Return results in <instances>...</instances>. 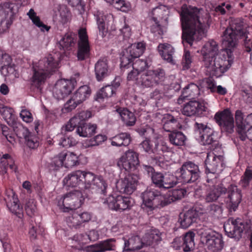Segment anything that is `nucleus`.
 Returning <instances> with one entry per match:
<instances>
[{"instance_id":"nucleus-24","label":"nucleus","mask_w":252,"mask_h":252,"mask_svg":"<svg viewBox=\"0 0 252 252\" xmlns=\"http://www.w3.org/2000/svg\"><path fill=\"white\" fill-rule=\"evenodd\" d=\"M222 157L217 156L214 154H208L205 161L206 173L215 174L222 170Z\"/></svg>"},{"instance_id":"nucleus-53","label":"nucleus","mask_w":252,"mask_h":252,"mask_svg":"<svg viewBox=\"0 0 252 252\" xmlns=\"http://www.w3.org/2000/svg\"><path fill=\"white\" fill-rule=\"evenodd\" d=\"M11 56L0 50V70L7 69L11 65Z\"/></svg>"},{"instance_id":"nucleus-12","label":"nucleus","mask_w":252,"mask_h":252,"mask_svg":"<svg viewBox=\"0 0 252 252\" xmlns=\"http://www.w3.org/2000/svg\"><path fill=\"white\" fill-rule=\"evenodd\" d=\"M223 227L228 237L239 239L242 237L243 231L248 230L250 226L240 218H230L224 224Z\"/></svg>"},{"instance_id":"nucleus-6","label":"nucleus","mask_w":252,"mask_h":252,"mask_svg":"<svg viewBox=\"0 0 252 252\" xmlns=\"http://www.w3.org/2000/svg\"><path fill=\"white\" fill-rule=\"evenodd\" d=\"M178 182L183 184L195 182L200 177L201 171L199 166L194 162L188 161L184 162L176 171Z\"/></svg>"},{"instance_id":"nucleus-60","label":"nucleus","mask_w":252,"mask_h":252,"mask_svg":"<svg viewBox=\"0 0 252 252\" xmlns=\"http://www.w3.org/2000/svg\"><path fill=\"white\" fill-rule=\"evenodd\" d=\"M232 6L228 2H223L217 5L215 10L217 13L224 15L229 12Z\"/></svg>"},{"instance_id":"nucleus-51","label":"nucleus","mask_w":252,"mask_h":252,"mask_svg":"<svg viewBox=\"0 0 252 252\" xmlns=\"http://www.w3.org/2000/svg\"><path fill=\"white\" fill-rule=\"evenodd\" d=\"M167 12L166 7L164 5H159L153 9L151 15L152 21H159L163 18L164 15Z\"/></svg>"},{"instance_id":"nucleus-32","label":"nucleus","mask_w":252,"mask_h":252,"mask_svg":"<svg viewBox=\"0 0 252 252\" xmlns=\"http://www.w3.org/2000/svg\"><path fill=\"white\" fill-rule=\"evenodd\" d=\"M81 176L83 186L81 187V191L83 192L84 195L87 193V197H88L93 186V182L96 176L92 172L85 171H83V175Z\"/></svg>"},{"instance_id":"nucleus-3","label":"nucleus","mask_w":252,"mask_h":252,"mask_svg":"<svg viewBox=\"0 0 252 252\" xmlns=\"http://www.w3.org/2000/svg\"><path fill=\"white\" fill-rule=\"evenodd\" d=\"M59 61L52 55L40 60L32 64L33 75L31 79V85L37 89H40L41 85L44 83L48 76L55 72L58 68Z\"/></svg>"},{"instance_id":"nucleus-58","label":"nucleus","mask_w":252,"mask_h":252,"mask_svg":"<svg viewBox=\"0 0 252 252\" xmlns=\"http://www.w3.org/2000/svg\"><path fill=\"white\" fill-rule=\"evenodd\" d=\"M246 129L247 127H242V128H237L239 138L242 141H245L247 138L252 141V126L247 131Z\"/></svg>"},{"instance_id":"nucleus-4","label":"nucleus","mask_w":252,"mask_h":252,"mask_svg":"<svg viewBox=\"0 0 252 252\" xmlns=\"http://www.w3.org/2000/svg\"><path fill=\"white\" fill-rule=\"evenodd\" d=\"M141 198L142 208L149 215L152 214L154 210L166 206L164 195L155 189H147L142 193Z\"/></svg>"},{"instance_id":"nucleus-59","label":"nucleus","mask_w":252,"mask_h":252,"mask_svg":"<svg viewBox=\"0 0 252 252\" xmlns=\"http://www.w3.org/2000/svg\"><path fill=\"white\" fill-rule=\"evenodd\" d=\"M80 104L81 103L79 102H77L74 96L72 95L71 98L64 104L63 111L64 113L69 112Z\"/></svg>"},{"instance_id":"nucleus-63","label":"nucleus","mask_w":252,"mask_h":252,"mask_svg":"<svg viewBox=\"0 0 252 252\" xmlns=\"http://www.w3.org/2000/svg\"><path fill=\"white\" fill-rule=\"evenodd\" d=\"M192 59L190 52L189 51L185 50L182 62V69H189L190 67Z\"/></svg>"},{"instance_id":"nucleus-10","label":"nucleus","mask_w":252,"mask_h":252,"mask_svg":"<svg viewBox=\"0 0 252 252\" xmlns=\"http://www.w3.org/2000/svg\"><path fill=\"white\" fill-rule=\"evenodd\" d=\"M78 163V157L76 154L64 150L52 158L48 167L50 171H57L63 166L69 168Z\"/></svg>"},{"instance_id":"nucleus-35","label":"nucleus","mask_w":252,"mask_h":252,"mask_svg":"<svg viewBox=\"0 0 252 252\" xmlns=\"http://www.w3.org/2000/svg\"><path fill=\"white\" fill-rule=\"evenodd\" d=\"M92 93V90L89 85H85L80 86L73 94V96L77 102L81 103L89 98Z\"/></svg>"},{"instance_id":"nucleus-14","label":"nucleus","mask_w":252,"mask_h":252,"mask_svg":"<svg viewBox=\"0 0 252 252\" xmlns=\"http://www.w3.org/2000/svg\"><path fill=\"white\" fill-rule=\"evenodd\" d=\"M78 34L79 39L77 42L76 57L78 61H83L90 58L91 46L86 28H80Z\"/></svg>"},{"instance_id":"nucleus-61","label":"nucleus","mask_w":252,"mask_h":252,"mask_svg":"<svg viewBox=\"0 0 252 252\" xmlns=\"http://www.w3.org/2000/svg\"><path fill=\"white\" fill-rule=\"evenodd\" d=\"M77 143L76 140L72 136L64 135L61 138L60 144L63 147L68 148L75 145Z\"/></svg>"},{"instance_id":"nucleus-7","label":"nucleus","mask_w":252,"mask_h":252,"mask_svg":"<svg viewBox=\"0 0 252 252\" xmlns=\"http://www.w3.org/2000/svg\"><path fill=\"white\" fill-rule=\"evenodd\" d=\"M196 139L202 145L208 146L211 150L218 144L217 136L214 130L207 125L195 122L194 125Z\"/></svg>"},{"instance_id":"nucleus-26","label":"nucleus","mask_w":252,"mask_h":252,"mask_svg":"<svg viewBox=\"0 0 252 252\" xmlns=\"http://www.w3.org/2000/svg\"><path fill=\"white\" fill-rule=\"evenodd\" d=\"M161 233L156 228H152L147 230L143 237V240L146 247L153 248L156 250V247L161 241Z\"/></svg>"},{"instance_id":"nucleus-9","label":"nucleus","mask_w":252,"mask_h":252,"mask_svg":"<svg viewBox=\"0 0 252 252\" xmlns=\"http://www.w3.org/2000/svg\"><path fill=\"white\" fill-rule=\"evenodd\" d=\"M165 78V73L163 69L158 67L149 69L143 73L138 79V84L143 88H153L162 85Z\"/></svg>"},{"instance_id":"nucleus-27","label":"nucleus","mask_w":252,"mask_h":252,"mask_svg":"<svg viewBox=\"0 0 252 252\" xmlns=\"http://www.w3.org/2000/svg\"><path fill=\"white\" fill-rule=\"evenodd\" d=\"M95 78L97 81H102L109 75L108 60L106 58L100 59L94 65Z\"/></svg>"},{"instance_id":"nucleus-2","label":"nucleus","mask_w":252,"mask_h":252,"mask_svg":"<svg viewBox=\"0 0 252 252\" xmlns=\"http://www.w3.org/2000/svg\"><path fill=\"white\" fill-rule=\"evenodd\" d=\"M180 16L183 43L191 46L194 41L199 40L204 36L209 18L207 15L202 17L200 9L196 7L188 6L187 4L181 7Z\"/></svg>"},{"instance_id":"nucleus-44","label":"nucleus","mask_w":252,"mask_h":252,"mask_svg":"<svg viewBox=\"0 0 252 252\" xmlns=\"http://www.w3.org/2000/svg\"><path fill=\"white\" fill-rule=\"evenodd\" d=\"M107 184L103 178L101 176H96L94 182H93V186L91 189L92 190L95 189L97 192L103 195H106L107 193Z\"/></svg>"},{"instance_id":"nucleus-62","label":"nucleus","mask_w":252,"mask_h":252,"mask_svg":"<svg viewBox=\"0 0 252 252\" xmlns=\"http://www.w3.org/2000/svg\"><path fill=\"white\" fill-rule=\"evenodd\" d=\"M235 118L237 128L247 127L246 122L244 119V115L241 110H237L235 112Z\"/></svg>"},{"instance_id":"nucleus-40","label":"nucleus","mask_w":252,"mask_h":252,"mask_svg":"<svg viewBox=\"0 0 252 252\" xmlns=\"http://www.w3.org/2000/svg\"><path fill=\"white\" fill-rule=\"evenodd\" d=\"M123 122L128 126H133L136 122V117L133 113L127 109L119 108L117 109Z\"/></svg>"},{"instance_id":"nucleus-41","label":"nucleus","mask_w":252,"mask_h":252,"mask_svg":"<svg viewBox=\"0 0 252 252\" xmlns=\"http://www.w3.org/2000/svg\"><path fill=\"white\" fill-rule=\"evenodd\" d=\"M187 191L184 189H177L169 191L164 195L166 206L179 199H181L186 195Z\"/></svg>"},{"instance_id":"nucleus-50","label":"nucleus","mask_w":252,"mask_h":252,"mask_svg":"<svg viewBox=\"0 0 252 252\" xmlns=\"http://www.w3.org/2000/svg\"><path fill=\"white\" fill-rule=\"evenodd\" d=\"M154 145L153 154L155 155H161L164 152H169L171 150L167 143L162 140H155Z\"/></svg>"},{"instance_id":"nucleus-29","label":"nucleus","mask_w":252,"mask_h":252,"mask_svg":"<svg viewBox=\"0 0 252 252\" xmlns=\"http://www.w3.org/2000/svg\"><path fill=\"white\" fill-rule=\"evenodd\" d=\"M83 171L81 170L72 172L64 178L63 183L67 186L72 188L78 187L81 190V187L83 186L81 179Z\"/></svg>"},{"instance_id":"nucleus-23","label":"nucleus","mask_w":252,"mask_h":252,"mask_svg":"<svg viewBox=\"0 0 252 252\" xmlns=\"http://www.w3.org/2000/svg\"><path fill=\"white\" fill-rule=\"evenodd\" d=\"M73 85L68 80H61L57 81L54 91V97L58 99H63L72 92Z\"/></svg>"},{"instance_id":"nucleus-46","label":"nucleus","mask_w":252,"mask_h":252,"mask_svg":"<svg viewBox=\"0 0 252 252\" xmlns=\"http://www.w3.org/2000/svg\"><path fill=\"white\" fill-rule=\"evenodd\" d=\"M163 125V129L170 133L178 127L179 123L178 120L171 115H167L164 118V121Z\"/></svg>"},{"instance_id":"nucleus-43","label":"nucleus","mask_w":252,"mask_h":252,"mask_svg":"<svg viewBox=\"0 0 252 252\" xmlns=\"http://www.w3.org/2000/svg\"><path fill=\"white\" fill-rule=\"evenodd\" d=\"M38 126H35V130L36 133L35 132H30L27 137L25 138V143L26 145L31 149H36L39 145L40 138L37 135Z\"/></svg>"},{"instance_id":"nucleus-57","label":"nucleus","mask_w":252,"mask_h":252,"mask_svg":"<svg viewBox=\"0 0 252 252\" xmlns=\"http://www.w3.org/2000/svg\"><path fill=\"white\" fill-rule=\"evenodd\" d=\"M178 182V178L177 176H174L173 175H168L164 176L163 180V186L162 188L169 189L173 188L177 185Z\"/></svg>"},{"instance_id":"nucleus-30","label":"nucleus","mask_w":252,"mask_h":252,"mask_svg":"<svg viewBox=\"0 0 252 252\" xmlns=\"http://www.w3.org/2000/svg\"><path fill=\"white\" fill-rule=\"evenodd\" d=\"M198 213L196 210L190 209L179 215V221L183 228H187L195 222L198 217Z\"/></svg>"},{"instance_id":"nucleus-5","label":"nucleus","mask_w":252,"mask_h":252,"mask_svg":"<svg viewBox=\"0 0 252 252\" xmlns=\"http://www.w3.org/2000/svg\"><path fill=\"white\" fill-rule=\"evenodd\" d=\"M201 240L210 252H219L223 248L221 235L208 227L203 225L198 231Z\"/></svg>"},{"instance_id":"nucleus-13","label":"nucleus","mask_w":252,"mask_h":252,"mask_svg":"<svg viewBox=\"0 0 252 252\" xmlns=\"http://www.w3.org/2000/svg\"><path fill=\"white\" fill-rule=\"evenodd\" d=\"M17 11V6L14 3L6 2L2 4L0 9V33L8 29Z\"/></svg>"},{"instance_id":"nucleus-37","label":"nucleus","mask_w":252,"mask_h":252,"mask_svg":"<svg viewBox=\"0 0 252 252\" xmlns=\"http://www.w3.org/2000/svg\"><path fill=\"white\" fill-rule=\"evenodd\" d=\"M76 38L71 33L65 34L59 42L60 48L63 50H71L76 45Z\"/></svg>"},{"instance_id":"nucleus-38","label":"nucleus","mask_w":252,"mask_h":252,"mask_svg":"<svg viewBox=\"0 0 252 252\" xmlns=\"http://www.w3.org/2000/svg\"><path fill=\"white\" fill-rule=\"evenodd\" d=\"M195 234L192 231H189L186 233L182 238V244L181 247L185 252H190L192 250L194 247Z\"/></svg>"},{"instance_id":"nucleus-20","label":"nucleus","mask_w":252,"mask_h":252,"mask_svg":"<svg viewBox=\"0 0 252 252\" xmlns=\"http://www.w3.org/2000/svg\"><path fill=\"white\" fill-rule=\"evenodd\" d=\"M225 194V202L229 212H235L241 202L242 194L241 190L236 186L231 185L227 189Z\"/></svg>"},{"instance_id":"nucleus-42","label":"nucleus","mask_w":252,"mask_h":252,"mask_svg":"<svg viewBox=\"0 0 252 252\" xmlns=\"http://www.w3.org/2000/svg\"><path fill=\"white\" fill-rule=\"evenodd\" d=\"M169 142L176 146H181L185 144L186 137L183 132L179 131H173L168 134Z\"/></svg>"},{"instance_id":"nucleus-17","label":"nucleus","mask_w":252,"mask_h":252,"mask_svg":"<svg viewBox=\"0 0 252 252\" xmlns=\"http://www.w3.org/2000/svg\"><path fill=\"white\" fill-rule=\"evenodd\" d=\"M4 200L9 211L21 220L24 216L23 206L21 205L17 195L11 189H6Z\"/></svg>"},{"instance_id":"nucleus-47","label":"nucleus","mask_w":252,"mask_h":252,"mask_svg":"<svg viewBox=\"0 0 252 252\" xmlns=\"http://www.w3.org/2000/svg\"><path fill=\"white\" fill-rule=\"evenodd\" d=\"M116 93L113 86L109 85L102 88L96 94L95 100L98 101L102 100L105 98H108L113 96Z\"/></svg>"},{"instance_id":"nucleus-55","label":"nucleus","mask_w":252,"mask_h":252,"mask_svg":"<svg viewBox=\"0 0 252 252\" xmlns=\"http://www.w3.org/2000/svg\"><path fill=\"white\" fill-rule=\"evenodd\" d=\"M252 180V170L247 168L240 181V185L244 189H247Z\"/></svg>"},{"instance_id":"nucleus-54","label":"nucleus","mask_w":252,"mask_h":252,"mask_svg":"<svg viewBox=\"0 0 252 252\" xmlns=\"http://www.w3.org/2000/svg\"><path fill=\"white\" fill-rule=\"evenodd\" d=\"M107 139V137L105 135L98 134L94 138L87 140L84 144L85 147H90L99 145Z\"/></svg>"},{"instance_id":"nucleus-25","label":"nucleus","mask_w":252,"mask_h":252,"mask_svg":"<svg viewBox=\"0 0 252 252\" xmlns=\"http://www.w3.org/2000/svg\"><path fill=\"white\" fill-rule=\"evenodd\" d=\"M226 191V188L221 185L209 187L206 189L204 198L206 202H215L221 195L225 194Z\"/></svg>"},{"instance_id":"nucleus-28","label":"nucleus","mask_w":252,"mask_h":252,"mask_svg":"<svg viewBox=\"0 0 252 252\" xmlns=\"http://www.w3.org/2000/svg\"><path fill=\"white\" fill-rule=\"evenodd\" d=\"M9 169L13 172H16L17 166L15 164L13 158L8 154H4L0 158V173L7 177V169Z\"/></svg>"},{"instance_id":"nucleus-34","label":"nucleus","mask_w":252,"mask_h":252,"mask_svg":"<svg viewBox=\"0 0 252 252\" xmlns=\"http://www.w3.org/2000/svg\"><path fill=\"white\" fill-rule=\"evenodd\" d=\"M110 141L113 146L126 147L130 143L131 137L128 133L122 132L110 138Z\"/></svg>"},{"instance_id":"nucleus-21","label":"nucleus","mask_w":252,"mask_h":252,"mask_svg":"<svg viewBox=\"0 0 252 252\" xmlns=\"http://www.w3.org/2000/svg\"><path fill=\"white\" fill-rule=\"evenodd\" d=\"M206 104L207 103L204 101L200 103L198 101L190 100L184 105L181 109L182 113L188 117L201 115L207 109Z\"/></svg>"},{"instance_id":"nucleus-19","label":"nucleus","mask_w":252,"mask_h":252,"mask_svg":"<svg viewBox=\"0 0 252 252\" xmlns=\"http://www.w3.org/2000/svg\"><path fill=\"white\" fill-rule=\"evenodd\" d=\"M139 179L136 173H128L118 182L116 187L120 192L130 194L136 189Z\"/></svg>"},{"instance_id":"nucleus-49","label":"nucleus","mask_w":252,"mask_h":252,"mask_svg":"<svg viewBox=\"0 0 252 252\" xmlns=\"http://www.w3.org/2000/svg\"><path fill=\"white\" fill-rule=\"evenodd\" d=\"M151 62L152 61L149 58L144 60L138 59L132 64V68L141 72L150 66Z\"/></svg>"},{"instance_id":"nucleus-11","label":"nucleus","mask_w":252,"mask_h":252,"mask_svg":"<svg viewBox=\"0 0 252 252\" xmlns=\"http://www.w3.org/2000/svg\"><path fill=\"white\" fill-rule=\"evenodd\" d=\"M146 44L143 42H139L132 44L125 49L121 53V67H128L135 59L139 58L144 52Z\"/></svg>"},{"instance_id":"nucleus-18","label":"nucleus","mask_w":252,"mask_h":252,"mask_svg":"<svg viewBox=\"0 0 252 252\" xmlns=\"http://www.w3.org/2000/svg\"><path fill=\"white\" fill-rule=\"evenodd\" d=\"M139 164L138 154L132 150H128L118 161V165L128 173H136Z\"/></svg>"},{"instance_id":"nucleus-1","label":"nucleus","mask_w":252,"mask_h":252,"mask_svg":"<svg viewBox=\"0 0 252 252\" xmlns=\"http://www.w3.org/2000/svg\"><path fill=\"white\" fill-rule=\"evenodd\" d=\"M248 26L241 18L235 19L230 28L224 32L223 40L227 47L218 54L216 42L211 40L206 43L201 52L202 62L207 73L211 77L221 76L230 68L233 62L232 49L236 45L239 38H244L245 50L250 52L252 50V40L248 32Z\"/></svg>"},{"instance_id":"nucleus-8","label":"nucleus","mask_w":252,"mask_h":252,"mask_svg":"<svg viewBox=\"0 0 252 252\" xmlns=\"http://www.w3.org/2000/svg\"><path fill=\"white\" fill-rule=\"evenodd\" d=\"M87 197V193L84 195L81 191L73 190L62 197L58 201V206L63 212H68L79 208Z\"/></svg>"},{"instance_id":"nucleus-56","label":"nucleus","mask_w":252,"mask_h":252,"mask_svg":"<svg viewBox=\"0 0 252 252\" xmlns=\"http://www.w3.org/2000/svg\"><path fill=\"white\" fill-rule=\"evenodd\" d=\"M13 131L18 138L24 139L30 132L27 127L20 124H16L13 127Z\"/></svg>"},{"instance_id":"nucleus-33","label":"nucleus","mask_w":252,"mask_h":252,"mask_svg":"<svg viewBox=\"0 0 252 252\" xmlns=\"http://www.w3.org/2000/svg\"><path fill=\"white\" fill-rule=\"evenodd\" d=\"M146 247L144 240H141L138 236H133L125 241L124 249L125 251H138Z\"/></svg>"},{"instance_id":"nucleus-64","label":"nucleus","mask_w":252,"mask_h":252,"mask_svg":"<svg viewBox=\"0 0 252 252\" xmlns=\"http://www.w3.org/2000/svg\"><path fill=\"white\" fill-rule=\"evenodd\" d=\"M77 123L76 118H71L69 121L62 127V133H64V135H67V132H71L73 131L74 128L76 126Z\"/></svg>"},{"instance_id":"nucleus-22","label":"nucleus","mask_w":252,"mask_h":252,"mask_svg":"<svg viewBox=\"0 0 252 252\" xmlns=\"http://www.w3.org/2000/svg\"><path fill=\"white\" fill-rule=\"evenodd\" d=\"M116 240L109 238L99 241L94 244L88 246L85 248L86 252H106L114 251L116 249Z\"/></svg>"},{"instance_id":"nucleus-48","label":"nucleus","mask_w":252,"mask_h":252,"mask_svg":"<svg viewBox=\"0 0 252 252\" xmlns=\"http://www.w3.org/2000/svg\"><path fill=\"white\" fill-rule=\"evenodd\" d=\"M130 101V107L135 112H139L141 111H143V107H144L147 104L146 101L139 96L134 95V96H131Z\"/></svg>"},{"instance_id":"nucleus-39","label":"nucleus","mask_w":252,"mask_h":252,"mask_svg":"<svg viewBox=\"0 0 252 252\" xmlns=\"http://www.w3.org/2000/svg\"><path fill=\"white\" fill-rule=\"evenodd\" d=\"M158 49L162 58L169 63L173 61V55L174 53L173 47L168 43L159 44Z\"/></svg>"},{"instance_id":"nucleus-36","label":"nucleus","mask_w":252,"mask_h":252,"mask_svg":"<svg viewBox=\"0 0 252 252\" xmlns=\"http://www.w3.org/2000/svg\"><path fill=\"white\" fill-rule=\"evenodd\" d=\"M95 124H83L78 126L76 132L82 137H91L96 133Z\"/></svg>"},{"instance_id":"nucleus-45","label":"nucleus","mask_w":252,"mask_h":252,"mask_svg":"<svg viewBox=\"0 0 252 252\" xmlns=\"http://www.w3.org/2000/svg\"><path fill=\"white\" fill-rule=\"evenodd\" d=\"M66 223L67 225L72 229H77L84 226L80 221L79 213L75 211L67 218Z\"/></svg>"},{"instance_id":"nucleus-15","label":"nucleus","mask_w":252,"mask_h":252,"mask_svg":"<svg viewBox=\"0 0 252 252\" xmlns=\"http://www.w3.org/2000/svg\"><path fill=\"white\" fill-rule=\"evenodd\" d=\"M104 203L112 210L123 212L131 208L133 205V200L129 196L109 195L104 200Z\"/></svg>"},{"instance_id":"nucleus-52","label":"nucleus","mask_w":252,"mask_h":252,"mask_svg":"<svg viewBox=\"0 0 252 252\" xmlns=\"http://www.w3.org/2000/svg\"><path fill=\"white\" fill-rule=\"evenodd\" d=\"M58 9L60 12V22L63 25L66 24L71 19V14L70 11L65 5H59Z\"/></svg>"},{"instance_id":"nucleus-16","label":"nucleus","mask_w":252,"mask_h":252,"mask_svg":"<svg viewBox=\"0 0 252 252\" xmlns=\"http://www.w3.org/2000/svg\"><path fill=\"white\" fill-rule=\"evenodd\" d=\"M214 119L220 126L222 131L231 134L234 131V118L230 110L225 109L217 112L214 116Z\"/></svg>"},{"instance_id":"nucleus-31","label":"nucleus","mask_w":252,"mask_h":252,"mask_svg":"<svg viewBox=\"0 0 252 252\" xmlns=\"http://www.w3.org/2000/svg\"><path fill=\"white\" fill-rule=\"evenodd\" d=\"M199 94V88L194 83H190L186 86L180 97L178 99V103H181L185 99H192L197 96Z\"/></svg>"}]
</instances>
